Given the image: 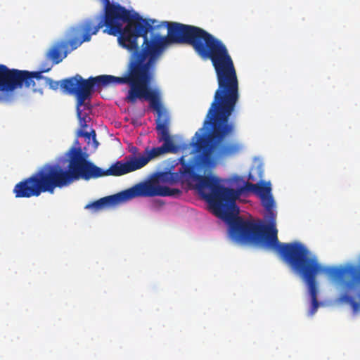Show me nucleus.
<instances>
[{"label": "nucleus", "instance_id": "4468645a", "mask_svg": "<svg viewBox=\"0 0 360 360\" xmlns=\"http://www.w3.org/2000/svg\"><path fill=\"white\" fill-rule=\"evenodd\" d=\"M130 151H131L134 155H135V154H136V153H138V148H137L136 147H135V146H133V147L131 148Z\"/></svg>", "mask_w": 360, "mask_h": 360}, {"label": "nucleus", "instance_id": "f03ea898", "mask_svg": "<svg viewBox=\"0 0 360 360\" xmlns=\"http://www.w3.org/2000/svg\"><path fill=\"white\" fill-rule=\"evenodd\" d=\"M67 169L58 164H45L30 176L17 183L13 193L16 198L38 197L43 193L53 194L56 188L68 186L75 181L100 177V167L87 160L81 148L72 147L67 153Z\"/></svg>", "mask_w": 360, "mask_h": 360}, {"label": "nucleus", "instance_id": "423d86ee", "mask_svg": "<svg viewBox=\"0 0 360 360\" xmlns=\"http://www.w3.org/2000/svg\"><path fill=\"white\" fill-rule=\"evenodd\" d=\"M160 173L158 175H160ZM158 176L155 181L138 184L133 187L123 191L115 195L106 196L94 202L87 204L85 209L98 212L107 207L115 205L136 197H153V196H179L182 191L179 188H172L167 186H160Z\"/></svg>", "mask_w": 360, "mask_h": 360}, {"label": "nucleus", "instance_id": "f8f14e48", "mask_svg": "<svg viewBox=\"0 0 360 360\" xmlns=\"http://www.w3.org/2000/svg\"><path fill=\"white\" fill-rule=\"evenodd\" d=\"M91 134H93V141L96 144V146L98 145V141L96 139V131L95 130L92 129L91 132L84 131V130L79 129L77 132V136L84 137L86 139H88L89 141L91 139Z\"/></svg>", "mask_w": 360, "mask_h": 360}, {"label": "nucleus", "instance_id": "6e6552de", "mask_svg": "<svg viewBox=\"0 0 360 360\" xmlns=\"http://www.w3.org/2000/svg\"><path fill=\"white\" fill-rule=\"evenodd\" d=\"M51 68H43L40 71L30 72L18 69H9L6 65L0 64V77L5 92H12L16 89H20L24 85L26 88H33L35 91V82L37 80L44 79L42 72H47Z\"/></svg>", "mask_w": 360, "mask_h": 360}, {"label": "nucleus", "instance_id": "ddd939ff", "mask_svg": "<svg viewBox=\"0 0 360 360\" xmlns=\"http://www.w3.org/2000/svg\"><path fill=\"white\" fill-rule=\"evenodd\" d=\"M45 82L49 88L53 90H57L59 87L60 88L61 81H54L51 78L45 77Z\"/></svg>", "mask_w": 360, "mask_h": 360}, {"label": "nucleus", "instance_id": "f257e3e1", "mask_svg": "<svg viewBox=\"0 0 360 360\" xmlns=\"http://www.w3.org/2000/svg\"><path fill=\"white\" fill-rule=\"evenodd\" d=\"M103 15L88 18L68 30V40L54 44L46 53L47 58L53 64H58L68 54L83 42L91 40L101 28L109 35L117 36L119 44L127 50L137 49V40L141 35H147L149 32L160 27L158 20L143 18L136 12H131L118 3L103 0Z\"/></svg>", "mask_w": 360, "mask_h": 360}, {"label": "nucleus", "instance_id": "0eeeda50", "mask_svg": "<svg viewBox=\"0 0 360 360\" xmlns=\"http://www.w3.org/2000/svg\"><path fill=\"white\" fill-rule=\"evenodd\" d=\"M191 145L199 154L197 164L207 171L212 169V103L204 121L203 127L195 132Z\"/></svg>", "mask_w": 360, "mask_h": 360}, {"label": "nucleus", "instance_id": "9b49d317", "mask_svg": "<svg viewBox=\"0 0 360 360\" xmlns=\"http://www.w3.org/2000/svg\"><path fill=\"white\" fill-rule=\"evenodd\" d=\"M80 108L81 106H78V104H76L77 117L79 120V124L80 127L79 129L84 130L85 128L87 127V115L86 113H82Z\"/></svg>", "mask_w": 360, "mask_h": 360}, {"label": "nucleus", "instance_id": "1a4fd4ad", "mask_svg": "<svg viewBox=\"0 0 360 360\" xmlns=\"http://www.w3.org/2000/svg\"><path fill=\"white\" fill-rule=\"evenodd\" d=\"M127 158L129 160L126 162L117 161L108 169H103L100 167V177L106 176H122L139 169L147 165L143 154L139 157H136L135 155L129 156Z\"/></svg>", "mask_w": 360, "mask_h": 360}, {"label": "nucleus", "instance_id": "39448f33", "mask_svg": "<svg viewBox=\"0 0 360 360\" xmlns=\"http://www.w3.org/2000/svg\"><path fill=\"white\" fill-rule=\"evenodd\" d=\"M154 67L155 65L153 68H148L138 86L129 89L126 96V101L132 104L135 103L138 99L149 101L150 108L158 114L155 119V129L158 131V141H163V144L160 147L145 148L143 155L147 164L151 160L163 154L176 153L179 148L169 134V117L162 108L160 92L158 89L150 87L153 80Z\"/></svg>", "mask_w": 360, "mask_h": 360}, {"label": "nucleus", "instance_id": "9d476101", "mask_svg": "<svg viewBox=\"0 0 360 360\" xmlns=\"http://www.w3.org/2000/svg\"><path fill=\"white\" fill-rule=\"evenodd\" d=\"M340 300L341 302L348 303L352 307L354 312H356L360 307V304L355 301L354 298L349 295L347 292L341 295Z\"/></svg>", "mask_w": 360, "mask_h": 360}, {"label": "nucleus", "instance_id": "20e7f679", "mask_svg": "<svg viewBox=\"0 0 360 360\" xmlns=\"http://www.w3.org/2000/svg\"><path fill=\"white\" fill-rule=\"evenodd\" d=\"M268 221L267 224L261 221L244 219L235 214L227 206L217 203L218 212H214L229 226V236L233 240L241 244L253 245L276 251L282 259L287 257L288 249L294 246L305 247L300 242L281 243L278 238L276 227L275 202L272 195L260 198Z\"/></svg>", "mask_w": 360, "mask_h": 360}, {"label": "nucleus", "instance_id": "7ed1b4c3", "mask_svg": "<svg viewBox=\"0 0 360 360\" xmlns=\"http://www.w3.org/2000/svg\"><path fill=\"white\" fill-rule=\"evenodd\" d=\"M181 167L176 172H161L159 181L162 184L174 185L178 183L187 184L189 187L197 189L202 198L210 204L214 212H218L217 203L221 206H227L235 214H239V207L236 201L240 194L247 192H255L259 198L271 195L269 183L259 185L246 182L237 190L226 188L221 184V179L214 175H201L195 172L194 165L186 163L181 158Z\"/></svg>", "mask_w": 360, "mask_h": 360}]
</instances>
